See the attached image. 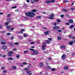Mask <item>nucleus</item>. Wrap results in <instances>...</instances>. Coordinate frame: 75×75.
<instances>
[{
	"instance_id": "obj_1",
	"label": "nucleus",
	"mask_w": 75,
	"mask_h": 75,
	"mask_svg": "<svg viewBox=\"0 0 75 75\" xmlns=\"http://www.w3.org/2000/svg\"><path fill=\"white\" fill-rule=\"evenodd\" d=\"M55 1V0H52V1H46L45 3H54Z\"/></svg>"
},
{
	"instance_id": "obj_2",
	"label": "nucleus",
	"mask_w": 75,
	"mask_h": 75,
	"mask_svg": "<svg viewBox=\"0 0 75 75\" xmlns=\"http://www.w3.org/2000/svg\"><path fill=\"white\" fill-rule=\"evenodd\" d=\"M35 16V13H30V17H34Z\"/></svg>"
},
{
	"instance_id": "obj_3",
	"label": "nucleus",
	"mask_w": 75,
	"mask_h": 75,
	"mask_svg": "<svg viewBox=\"0 0 75 75\" xmlns=\"http://www.w3.org/2000/svg\"><path fill=\"white\" fill-rule=\"evenodd\" d=\"M45 47H47V45H43L42 46V51H45Z\"/></svg>"
},
{
	"instance_id": "obj_4",
	"label": "nucleus",
	"mask_w": 75,
	"mask_h": 75,
	"mask_svg": "<svg viewBox=\"0 0 75 75\" xmlns=\"http://www.w3.org/2000/svg\"><path fill=\"white\" fill-rule=\"evenodd\" d=\"M13 54V51H11L8 53V56H11L12 54Z\"/></svg>"
},
{
	"instance_id": "obj_5",
	"label": "nucleus",
	"mask_w": 75,
	"mask_h": 75,
	"mask_svg": "<svg viewBox=\"0 0 75 75\" xmlns=\"http://www.w3.org/2000/svg\"><path fill=\"white\" fill-rule=\"evenodd\" d=\"M67 58V56L65 54H63L61 57L62 59H65Z\"/></svg>"
},
{
	"instance_id": "obj_6",
	"label": "nucleus",
	"mask_w": 75,
	"mask_h": 75,
	"mask_svg": "<svg viewBox=\"0 0 75 75\" xmlns=\"http://www.w3.org/2000/svg\"><path fill=\"white\" fill-rule=\"evenodd\" d=\"M59 28V26H54L53 27V29L56 30H58Z\"/></svg>"
},
{
	"instance_id": "obj_7",
	"label": "nucleus",
	"mask_w": 75,
	"mask_h": 75,
	"mask_svg": "<svg viewBox=\"0 0 75 75\" xmlns=\"http://www.w3.org/2000/svg\"><path fill=\"white\" fill-rule=\"evenodd\" d=\"M6 21L8 23H10L11 21V20L10 18H8L6 19Z\"/></svg>"
},
{
	"instance_id": "obj_8",
	"label": "nucleus",
	"mask_w": 75,
	"mask_h": 75,
	"mask_svg": "<svg viewBox=\"0 0 75 75\" xmlns=\"http://www.w3.org/2000/svg\"><path fill=\"white\" fill-rule=\"evenodd\" d=\"M7 48L6 46H3L1 48L2 49H3V50H6V49Z\"/></svg>"
},
{
	"instance_id": "obj_9",
	"label": "nucleus",
	"mask_w": 75,
	"mask_h": 75,
	"mask_svg": "<svg viewBox=\"0 0 75 75\" xmlns=\"http://www.w3.org/2000/svg\"><path fill=\"white\" fill-rule=\"evenodd\" d=\"M25 15L27 16H28L30 17V13L28 12L25 13Z\"/></svg>"
},
{
	"instance_id": "obj_10",
	"label": "nucleus",
	"mask_w": 75,
	"mask_h": 75,
	"mask_svg": "<svg viewBox=\"0 0 75 75\" xmlns=\"http://www.w3.org/2000/svg\"><path fill=\"white\" fill-rule=\"evenodd\" d=\"M74 44V42L73 41L69 42V45H72Z\"/></svg>"
},
{
	"instance_id": "obj_11",
	"label": "nucleus",
	"mask_w": 75,
	"mask_h": 75,
	"mask_svg": "<svg viewBox=\"0 0 75 75\" xmlns=\"http://www.w3.org/2000/svg\"><path fill=\"white\" fill-rule=\"evenodd\" d=\"M69 23H73L74 22L73 21V20L72 19H70L69 20Z\"/></svg>"
},
{
	"instance_id": "obj_12",
	"label": "nucleus",
	"mask_w": 75,
	"mask_h": 75,
	"mask_svg": "<svg viewBox=\"0 0 75 75\" xmlns=\"http://www.w3.org/2000/svg\"><path fill=\"white\" fill-rule=\"evenodd\" d=\"M54 14L53 13H51V14L50 15V17H54Z\"/></svg>"
},
{
	"instance_id": "obj_13",
	"label": "nucleus",
	"mask_w": 75,
	"mask_h": 75,
	"mask_svg": "<svg viewBox=\"0 0 75 75\" xmlns=\"http://www.w3.org/2000/svg\"><path fill=\"white\" fill-rule=\"evenodd\" d=\"M33 53L35 54H38V51L34 50V52H33Z\"/></svg>"
},
{
	"instance_id": "obj_14",
	"label": "nucleus",
	"mask_w": 75,
	"mask_h": 75,
	"mask_svg": "<svg viewBox=\"0 0 75 75\" xmlns=\"http://www.w3.org/2000/svg\"><path fill=\"white\" fill-rule=\"evenodd\" d=\"M60 48H66V46H65L63 45L62 46H60Z\"/></svg>"
},
{
	"instance_id": "obj_15",
	"label": "nucleus",
	"mask_w": 75,
	"mask_h": 75,
	"mask_svg": "<svg viewBox=\"0 0 75 75\" xmlns=\"http://www.w3.org/2000/svg\"><path fill=\"white\" fill-rule=\"evenodd\" d=\"M62 11H64V12H67V11H68V10L65 9H62Z\"/></svg>"
},
{
	"instance_id": "obj_16",
	"label": "nucleus",
	"mask_w": 75,
	"mask_h": 75,
	"mask_svg": "<svg viewBox=\"0 0 75 75\" xmlns=\"http://www.w3.org/2000/svg\"><path fill=\"white\" fill-rule=\"evenodd\" d=\"M12 68L13 69H16L17 67L16 66H12Z\"/></svg>"
},
{
	"instance_id": "obj_17",
	"label": "nucleus",
	"mask_w": 75,
	"mask_h": 75,
	"mask_svg": "<svg viewBox=\"0 0 75 75\" xmlns=\"http://www.w3.org/2000/svg\"><path fill=\"white\" fill-rule=\"evenodd\" d=\"M1 44L4 45V44H6V43L5 42L3 41H1Z\"/></svg>"
},
{
	"instance_id": "obj_18",
	"label": "nucleus",
	"mask_w": 75,
	"mask_h": 75,
	"mask_svg": "<svg viewBox=\"0 0 75 75\" xmlns=\"http://www.w3.org/2000/svg\"><path fill=\"white\" fill-rule=\"evenodd\" d=\"M43 65H44V64H43V63H41L40 64V66L41 67H42V66H43Z\"/></svg>"
},
{
	"instance_id": "obj_19",
	"label": "nucleus",
	"mask_w": 75,
	"mask_h": 75,
	"mask_svg": "<svg viewBox=\"0 0 75 75\" xmlns=\"http://www.w3.org/2000/svg\"><path fill=\"white\" fill-rule=\"evenodd\" d=\"M28 67H29V68H25V69H24V70H25L26 71H27V70H28L29 69H30V67L29 66H28Z\"/></svg>"
},
{
	"instance_id": "obj_20",
	"label": "nucleus",
	"mask_w": 75,
	"mask_h": 75,
	"mask_svg": "<svg viewBox=\"0 0 75 75\" xmlns=\"http://www.w3.org/2000/svg\"><path fill=\"white\" fill-rule=\"evenodd\" d=\"M47 69H50L51 68V67L50 66H47Z\"/></svg>"
},
{
	"instance_id": "obj_21",
	"label": "nucleus",
	"mask_w": 75,
	"mask_h": 75,
	"mask_svg": "<svg viewBox=\"0 0 75 75\" xmlns=\"http://www.w3.org/2000/svg\"><path fill=\"white\" fill-rule=\"evenodd\" d=\"M62 39V38L60 36H58L57 37V39L58 40H61Z\"/></svg>"
},
{
	"instance_id": "obj_22",
	"label": "nucleus",
	"mask_w": 75,
	"mask_h": 75,
	"mask_svg": "<svg viewBox=\"0 0 75 75\" xmlns=\"http://www.w3.org/2000/svg\"><path fill=\"white\" fill-rule=\"evenodd\" d=\"M11 28V27L9 26H7L6 27V29L8 30H9V29H10Z\"/></svg>"
},
{
	"instance_id": "obj_23",
	"label": "nucleus",
	"mask_w": 75,
	"mask_h": 75,
	"mask_svg": "<svg viewBox=\"0 0 75 75\" xmlns=\"http://www.w3.org/2000/svg\"><path fill=\"white\" fill-rule=\"evenodd\" d=\"M41 16H38L36 17L37 19H41Z\"/></svg>"
},
{
	"instance_id": "obj_24",
	"label": "nucleus",
	"mask_w": 75,
	"mask_h": 75,
	"mask_svg": "<svg viewBox=\"0 0 75 75\" xmlns=\"http://www.w3.org/2000/svg\"><path fill=\"white\" fill-rule=\"evenodd\" d=\"M68 66H66L64 67V69H65L66 70H67V69H68Z\"/></svg>"
},
{
	"instance_id": "obj_25",
	"label": "nucleus",
	"mask_w": 75,
	"mask_h": 75,
	"mask_svg": "<svg viewBox=\"0 0 75 75\" xmlns=\"http://www.w3.org/2000/svg\"><path fill=\"white\" fill-rule=\"evenodd\" d=\"M46 42H47V44H50V41H49V40H46Z\"/></svg>"
},
{
	"instance_id": "obj_26",
	"label": "nucleus",
	"mask_w": 75,
	"mask_h": 75,
	"mask_svg": "<svg viewBox=\"0 0 75 75\" xmlns=\"http://www.w3.org/2000/svg\"><path fill=\"white\" fill-rule=\"evenodd\" d=\"M8 59H10V60H13V59L12 58V57H9L8 58Z\"/></svg>"
},
{
	"instance_id": "obj_27",
	"label": "nucleus",
	"mask_w": 75,
	"mask_h": 75,
	"mask_svg": "<svg viewBox=\"0 0 75 75\" xmlns=\"http://www.w3.org/2000/svg\"><path fill=\"white\" fill-rule=\"evenodd\" d=\"M23 35L24 37H26L27 36V34H24Z\"/></svg>"
},
{
	"instance_id": "obj_28",
	"label": "nucleus",
	"mask_w": 75,
	"mask_h": 75,
	"mask_svg": "<svg viewBox=\"0 0 75 75\" xmlns=\"http://www.w3.org/2000/svg\"><path fill=\"white\" fill-rule=\"evenodd\" d=\"M74 25H71L70 26V28H73L74 27Z\"/></svg>"
},
{
	"instance_id": "obj_29",
	"label": "nucleus",
	"mask_w": 75,
	"mask_h": 75,
	"mask_svg": "<svg viewBox=\"0 0 75 75\" xmlns=\"http://www.w3.org/2000/svg\"><path fill=\"white\" fill-rule=\"evenodd\" d=\"M17 58H19L20 57V55L19 54H17L16 55Z\"/></svg>"
},
{
	"instance_id": "obj_30",
	"label": "nucleus",
	"mask_w": 75,
	"mask_h": 75,
	"mask_svg": "<svg viewBox=\"0 0 75 75\" xmlns=\"http://www.w3.org/2000/svg\"><path fill=\"white\" fill-rule=\"evenodd\" d=\"M28 52V50H26L25 51H24V52L25 54L26 53H27V52Z\"/></svg>"
},
{
	"instance_id": "obj_31",
	"label": "nucleus",
	"mask_w": 75,
	"mask_h": 75,
	"mask_svg": "<svg viewBox=\"0 0 75 75\" xmlns=\"http://www.w3.org/2000/svg\"><path fill=\"white\" fill-rule=\"evenodd\" d=\"M24 65H26V64H27V63L26 62H24L22 63Z\"/></svg>"
},
{
	"instance_id": "obj_32",
	"label": "nucleus",
	"mask_w": 75,
	"mask_h": 75,
	"mask_svg": "<svg viewBox=\"0 0 75 75\" xmlns=\"http://www.w3.org/2000/svg\"><path fill=\"white\" fill-rule=\"evenodd\" d=\"M45 34L46 35L48 34H49V33L48 32H45Z\"/></svg>"
},
{
	"instance_id": "obj_33",
	"label": "nucleus",
	"mask_w": 75,
	"mask_h": 75,
	"mask_svg": "<svg viewBox=\"0 0 75 75\" xmlns=\"http://www.w3.org/2000/svg\"><path fill=\"white\" fill-rule=\"evenodd\" d=\"M30 2L31 3H34V1H33L32 0H31L30 1Z\"/></svg>"
},
{
	"instance_id": "obj_34",
	"label": "nucleus",
	"mask_w": 75,
	"mask_h": 75,
	"mask_svg": "<svg viewBox=\"0 0 75 75\" xmlns=\"http://www.w3.org/2000/svg\"><path fill=\"white\" fill-rule=\"evenodd\" d=\"M18 44H19V43H18V42H16L14 43V44L15 45H18Z\"/></svg>"
},
{
	"instance_id": "obj_35",
	"label": "nucleus",
	"mask_w": 75,
	"mask_h": 75,
	"mask_svg": "<svg viewBox=\"0 0 75 75\" xmlns=\"http://www.w3.org/2000/svg\"><path fill=\"white\" fill-rule=\"evenodd\" d=\"M32 11L33 12H36V11L35 9H33L32 10Z\"/></svg>"
},
{
	"instance_id": "obj_36",
	"label": "nucleus",
	"mask_w": 75,
	"mask_h": 75,
	"mask_svg": "<svg viewBox=\"0 0 75 75\" xmlns=\"http://www.w3.org/2000/svg\"><path fill=\"white\" fill-rule=\"evenodd\" d=\"M58 32H59V33H60L61 32H62V30H59L57 31Z\"/></svg>"
},
{
	"instance_id": "obj_37",
	"label": "nucleus",
	"mask_w": 75,
	"mask_h": 75,
	"mask_svg": "<svg viewBox=\"0 0 75 75\" xmlns=\"http://www.w3.org/2000/svg\"><path fill=\"white\" fill-rule=\"evenodd\" d=\"M30 72L31 71H26V73H27V74H28L29 73H30Z\"/></svg>"
},
{
	"instance_id": "obj_38",
	"label": "nucleus",
	"mask_w": 75,
	"mask_h": 75,
	"mask_svg": "<svg viewBox=\"0 0 75 75\" xmlns=\"http://www.w3.org/2000/svg\"><path fill=\"white\" fill-rule=\"evenodd\" d=\"M6 35H10L11 34L10 33H7Z\"/></svg>"
},
{
	"instance_id": "obj_39",
	"label": "nucleus",
	"mask_w": 75,
	"mask_h": 75,
	"mask_svg": "<svg viewBox=\"0 0 75 75\" xmlns=\"http://www.w3.org/2000/svg\"><path fill=\"white\" fill-rule=\"evenodd\" d=\"M19 37L20 39H21V40H22V39H23V37L22 36H19Z\"/></svg>"
},
{
	"instance_id": "obj_40",
	"label": "nucleus",
	"mask_w": 75,
	"mask_h": 75,
	"mask_svg": "<svg viewBox=\"0 0 75 75\" xmlns=\"http://www.w3.org/2000/svg\"><path fill=\"white\" fill-rule=\"evenodd\" d=\"M11 16V15L10 14H9L7 15V17H10Z\"/></svg>"
},
{
	"instance_id": "obj_41",
	"label": "nucleus",
	"mask_w": 75,
	"mask_h": 75,
	"mask_svg": "<svg viewBox=\"0 0 75 75\" xmlns=\"http://www.w3.org/2000/svg\"><path fill=\"white\" fill-rule=\"evenodd\" d=\"M12 9H13V8H17V6H13L12 7Z\"/></svg>"
},
{
	"instance_id": "obj_42",
	"label": "nucleus",
	"mask_w": 75,
	"mask_h": 75,
	"mask_svg": "<svg viewBox=\"0 0 75 75\" xmlns=\"http://www.w3.org/2000/svg\"><path fill=\"white\" fill-rule=\"evenodd\" d=\"M55 70V69L53 68L52 69L51 71H54Z\"/></svg>"
},
{
	"instance_id": "obj_43",
	"label": "nucleus",
	"mask_w": 75,
	"mask_h": 75,
	"mask_svg": "<svg viewBox=\"0 0 75 75\" xmlns=\"http://www.w3.org/2000/svg\"><path fill=\"white\" fill-rule=\"evenodd\" d=\"M57 21L58 22H61V20L60 19H57Z\"/></svg>"
},
{
	"instance_id": "obj_44",
	"label": "nucleus",
	"mask_w": 75,
	"mask_h": 75,
	"mask_svg": "<svg viewBox=\"0 0 75 75\" xmlns=\"http://www.w3.org/2000/svg\"><path fill=\"white\" fill-rule=\"evenodd\" d=\"M13 51H17V49H15V48H13L12 49Z\"/></svg>"
},
{
	"instance_id": "obj_45",
	"label": "nucleus",
	"mask_w": 75,
	"mask_h": 75,
	"mask_svg": "<svg viewBox=\"0 0 75 75\" xmlns=\"http://www.w3.org/2000/svg\"><path fill=\"white\" fill-rule=\"evenodd\" d=\"M30 51H34V50L33 49H30Z\"/></svg>"
},
{
	"instance_id": "obj_46",
	"label": "nucleus",
	"mask_w": 75,
	"mask_h": 75,
	"mask_svg": "<svg viewBox=\"0 0 75 75\" xmlns=\"http://www.w3.org/2000/svg\"><path fill=\"white\" fill-rule=\"evenodd\" d=\"M48 40H49V41H52V39L51 38H48Z\"/></svg>"
},
{
	"instance_id": "obj_47",
	"label": "nucleus",
	"mask_w": 75,
	"mask_h": 75,
	"mask_svg": "<svg viewBox=\"0 0 75 75\" xmlns=\"http://www.w3.org/2000/svg\"><path fill=\"white\" fill-rule=\"evenodd\" d=\"M9 23H7V22H6V23H5V25H8L9 24Z\"/></svg>"
},
{
	"instance_id": "obj_48",
	"label": "nucleus",
	"mask_w": 75,
	"mask_h": 75,
	"mask_svg": "<svg viewBox=\"0 0 75 75\" xmlns=\"http://www.w3.org/2000/svg\"><path fill=\"white\" fill-rule=\"evenodd\" d=\"M66 17H69V15L68 14H66Z\"/></svg>"
},
{
	"instance_id": "obj_49",
	"label": "nucleus",
	"mask_w": 75,
	"mask_h": 75,
	"mask_svg": "<svg viewBox=\"0 0 75 75\" xmlns=\"http://www.w3.org/2000/svg\"><path fill=\"white\" fill-rule=\"evenodd\" d=\"M64 15H61L60 16L61 17H62V18L64 17Z\"/></svg>"
},
{
	"instance_id": "obj_50",
	"label": "nucleus",
	"mask_w": 75,
	"mask_h": 75,
	"mask_svg": "<svg viewBox=\"0 0 75 75\" xmlns=\"http://www.w3.org/2000/svg\"><path fill=\"white\" fill-rule=\"evenodd\" d=\"M72 37V35H69V38H71V37Z\"/></svg>"
},
{
	"instance_id": "obj_51",
	"label": "nucleus",
	"mask_w": 75,
	"mask_h": 75,
	"mask_svg": "<svg viewBox=\"0 0 75 75\" xmlns=\"http://www.w3.org/2000/svg\"><path fill=\"white\" fill-rule=\"evenodd\" d=\"M7 71H6V70H4L3 71V72L4 73H6Z\"/></svg>"
},
{
	"instance_id": "obj_52",
	"label": "nucleus",
	"mask_w": 75,
	"mask_h": 75,
	"mask_svg": "<svg viewBox=\"0 0 75 75\" xmlns=\"http://www.w3.org/2000/svg\"><path fill=\"white\" fill-rule=\"evenodd\" d=\"M6 41V40H3V39H0V41Z\"/></svg>"
},
{
	"instance_id": "obj_53",
	"label": "nucleus",
	"mask_w": 75,
	"mask_h": 75,
	"mask_svg": "<svg viewBox=\"0 0 75 75\" xmlns=\"http://www.w3.org/2000/svg\"><path fill=\"white\" fill-rule=\"evenodd\" d=\"M4 68H5L4 67H1V69H4Z\"/></svg>"
},
{
	"instance_id": "obj_54",
	"label": "nucleus",
	"mask_w": 75,
	"mask_h": 75,
	"mask_svg": "<svg viewBox=\"0 0 75 75\" xmlns=\"http://www.w3.org/2000/svg\"><path fill=\"white\" fill-rule=\"evenodd\" d=\"M54 25H57V23H54L53 24Z\"/></svg>"
},
{
	"instance_id": "obj_55",
	"label": "nucleus",
	"mask_w": 75,
	"mask_h": 75,
	"mask_svg": "<svg viewBox=\"0 0 75 75\" xmlns=\"http://www.w3.org/2000/svg\"><path fill=\"white\" fill-rule=\"evenodd\" d=\"M34 1H36V2H38L39 1V0H34Z\"/></svg>"
},
{
	"instance_id": "obj_56",
	"label": "nucleus",
	"mask_w": 75,
	"mask_h": 75,
	"mask_svg": "<svg viewBox=\"0 0 75 75\" xmlns=\"http://www.w3.org/2000/svg\"><path fill=\"white\" fill-rule=\"evenodd\" d=\"M10 45H13V43H10L9 44Z\"/></svg>"
},
{
	"instance_id": "obj_57",
	"label": "nucleus",
	"mask_w": 75,
	"mask_h": 75,
	"mask_svg": "<svg viewBox=\"0 0 75 75\" xmlns=\"http://www.w3.org/2000/svg\"><path fill=\"white\" fill-rule=\"evenodd\" d=\"M25 19H26V20H28V18H27V17H25Z\"/></svg>"
},
{
	"instance_id": "obj_58",
	"label": "nucleus",
	"mask_w": 75,
	"mask_h": 75,
	"mask_svg": "<svg viewBox=\"0 0 75 75\" xmlns=\"http://www.w3.org/2000/svg\"><path fill=\"white\" fill-rule=\"evenodd\" d=\"M19 33H22V34H23V31H21H21H20Z\"/></svg>"
},
{
	"instance_id": "obj_59",
	"label": "nucleus",
	"mask_w": 75,
	"mask_h": 75,
	"mask_svg": "<svg viewBox=\"0 0 75 75\" xmlns=\"http://www.w3.org/2000/svg\"><path fill=\"white\" fill-rule=\"evenodd\" d=\"M65 24H66V25H69L70 24L69 23H65Z\"/></svg>"
},
{
	"instance_id": "obj_60",
	"label": "nucleus",
	"mask_w": 75,
	"mask_h": 75,
	"mask_svg": "<svg viewBox=\"0 0 75 75\" xmlns=\"http://www.w3.org/2000/svg\"><path fill=\"white\" fill-rule=\"evenodd\" d=\"M30 44H34V42H30Z\"/></svg>"
},
{
	"instance_id": "obj_61",
	"label": "nucleus",
	"mask_w": 75,
	"mask_h": 75,
	"mask_svg": "<svg viewBox=\"0 0 75 75\" xmlns=\"http://www.w3.org/2000/svg\"><path fill=\"white\" fill-rule=\"evenodd\" d=\"M26 1L27 3H30V0H26Z\"/></svg>"
},
{
	"instance_id": "obj_62",
	"label": "nucleus",
	"mask_w": 75,
	"mask_h": 75,
	"mask_svg": "<svg viewBox=\"0 0 75 75\" xmlns=\"http://www.w3.org/2000/svg\"><path fill=\"white\" fill-rule=\"evenodd\" d=\"M43 44H44V45H46V44H47V42H43Z\"/></svg>"
},
{
	"instance_id": "obj_63",
	"label": "nucleus",
	"mask_w": 75,
	"mask_h": 75,
	"mask_svg": "<svg viewBox=\"0 0 75 75\" xmlns=\"http://www.w3.org/2000/svg\"><path fill=\"white\" fill-rule=\"evenodd\" d=\"M14 28H11V30H14Z\"/></svg>"
},
{
	"instance_id": "obj_64",
	"label": "nucleus",
	"mask_w": 75,
	"mask_h": 75,
	"mask_svg": "<svg viewBox=\"0 0 75 75\" xmlns=\"http://www.w3.org/2000/svg\"><path fill=\"white\" fill-rule=\"evenodd\" d=\"M21 30L22 31H25V29H22Z\"/></svg>"
}]
</instances>
